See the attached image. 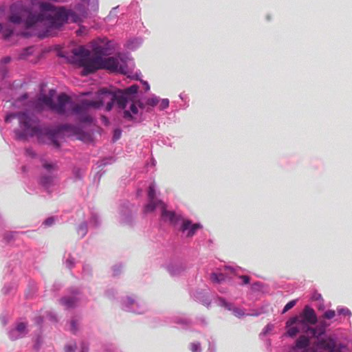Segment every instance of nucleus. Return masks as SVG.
I'll list each match as a JSON object with an SVG mask.
<instances>
[{
    "instance_id": "10",
    "label": "nucleus",
    "mask_w": 352,
    "mask_h": 352,
    "mask_svg": "<svg viewBox=\"0 0 352 352\" xmlns=\"http://www.w3.org/2000/svg\"><path fill=\"white\" fill-rule=\"evenodd\" d=\"M318 340L314 345L317 349L324 350L328 352H339L340 348L338 346L334 338L329 336L325 338H317Z\"/></svg>"
},
{
    "instance_id": "20",
    "label": "nucleus",
    "mask_w": 352,
    "mask_h": 352,
    "mask_svg": "<svg viewBox=\"0 0 352 352\" xmlns=\"http://www.w3.org/2000/svg\"><path fill=\"white\" fill-rule=\"evenodd\" d=\"M138 112V108L134 103H132L130 107V111L125 110L124 111V118L128 120L133 119L132 113L135 115Z\"/></svg>"
},
{
    "instance_id": "23",
    "label": "nucleus",
    "mask_w": 352,
    "mask_h": 352,
    "mask_svg": "<svg viewBox=\"0 0 352 352\" xmlns=\"http://www.w3.org/2000/svg\"><path fill=\"white\" fill-rule=\"evenodd\" d=\"M33 52H34L33 47H28L27 48H25V49L23 50L21 53L19 54V58L20 59H25L30 55L32 54Z\"/></svg>"
},
{
    "instance_id": "34",
    "label": "nucleus",
    "mask_w": 352,
    "mask_h": 352,
    "mask_svg": "<svg viewBox=\"0 0 352 352\" xmlns=\"http://www.w3.org/2000/svg\"><path fill=\"white\" fill-rule=\"evenodd\" d=\"M121 136V131L120 129H116L113 133V141H116L120 139Z\"/></svg>"
},
{
    "instance_id": "41",
    "label": "nucleus",
    "mask_w": 352,
    "mask_h": 352,
    "mask_svg": "<svg viewBox=\"0 0 352 352\" xmlns=\"http://www.w3.org/2000/svg\"><path fill=\"white\" fill-rule=\"evenodd\" d=\"M144 86H145V89H146V91H148V90H149V89H150V86H149V85H148V83L147 82H145L144 83Z\"/></svg>"
},
{
    "instance_id": "18",
    "label": "nucleus",
    "mask_w": 352,
    "mask_h": 352,
    "mask_svg": "<svg viewBox=\"0 0 352 352\" xmlns=\"http://www.w3.org/2000/svg\"><path fill=\"white\" fill-rule=\"evenodd\" d=\"M220 302H221V305L223 307L228 309V310H232L234 315L236 316V317H241L244 315V312L242 309H241L239 308H236V307L232 309V304L228 303L224 299L221 298Z\"/></svg>"
},
{
    "instance_id": "2",
    "label": "nucleus",
    "mask_w": 352,
    "mask_h": 352,
    "mask_svg": "<svg viewBox=\"0 0 352 352\" xmlns=\"http://www.w3.org/2000/svg\"><path fill=\"white\" fill-rule=\"evenodd\" d=\"M14 118H17L19 126L22 129L21 132H17L19 138H24L27 136H40L45 134L56 148L60 146L57 140L58 132L49 129H41L38 125V119L33 114L26 111L10 113L6 116V122H10Z\"/></svg>"
},
{
    "instance_id": "29",
    "label": "nucleus",
    "mask_w": 352,
    "mask_h": 352,
    "mask_svg": "<svg viewBox=\"0 0 352 352\" xmlns=\"http://www.w3.org/2000/svg\"><path fill=\"white\" fill-rule=\"evenodd\" d=\"M148 199H155V190L153 185H151L148 192Z\"/></svg>"
},
{
    "instance_id": "24",
    "label": "nucleus",
    "mask_w": 352,
    "mask_h": 352,
    "mask_svg": "<svg viewBox=\"0 0 352 352\" xmlns=\"http://www.w3.org/2000/svg\"><path fill=\"white\" fill-rule=\"evenodd\" d=\"M336 314V311L333 309H328L321 316L322 319L331 320L333 319Z\"/></svg>"
},
{
    "instance_id": "22",
    "label": "nucleus",
    "mask_w": 352,
    "mask_h": 352,
    "mask_svg": "<svg viewBox=\"0 0 352 352\" xmlns=\"http://www.w3.org/2000/svg\"><path fill=\"white\" fill-rule=\"evenodd\" d=\"M55 177L52 175H44L41 178V184L45 188L53 184Z\"/></svg>"
},
{
    "instance_id": "21",
    "label": "nucleus",
    "mask_w": 352,
    "mask_h": 352,
    "mask_svg": "<svg viewBox=\"0 0 352 352\" xmlns=\"http://www.w3.org/2000/svg\"><path fill=\"white\" fill-rule=\"evenodd\" d=\"M159 201L157 199H149L148 203L146 205L144 208L145 212H153L157 207L160 208Z\"/></svg>"
},
{
    "instance_id": "8",
    "label": "nucleus",
    "mask_w": 352,
    "mask_h": 352,
    "mask_svg": "<svg viewBox=\"0 0 352 352\" xmlns=\"http://www.w3.org/2000/svg\"><path fill=\"white\" fill-rule=\"evenodd\" d=\"M287 332L289 337L294 338L299 333H309L310 327L300 317L295 316L291 318L286 322Z\"/></svg>"
},
{
    "instance_id": "26",
    "label": "nucleus",
    "mask_w": 352,
    "mask_h": 352,
    "mask_svg": "<svg viewBox=\"0 0 352 352\" xmlns=\"http://www.w3.org/2000/svg\"><path fill=\"white\" fill-rule=\"evenodd\" d=\"M211 280L214 283H221L224 280V275L222 274H211Z\"/></svg>"
},
{
    "instance_id": "13",
    "label": "nucleus",
    "mask_w": 352,
    "mask_h": 352,
    "mask_svg": "<svg viewBox=\"0 0 352 352\" xmlns=\"http://www.w3.org/2000/svg\"><path fill=\"white\" fill-rule=\"evenodd\" d=\"M310 340L308 337L305 336H300L295 342V344L292 346L290 352H316L314 349L308 348Z\"/></svg>"
},
{
    "instance_id": "4",
    "label": "nucleus",
    "mask_w": 352,
    "mask_h": 352,
    "mask_svg": "<svg viewBox=\"0 0 352 352\" xmlns=\"http://www.w3.org/2000/svg\"><path fill=\"white\" fill-rule=\"evenodd\" d=\"M138 89L139 87L136 85H133L124 91L118 89L113 92L102 89L103 102H107L106 110L111 111L114 104L120 109H125L129 100H131V95L136 94Z\"/></svg>"
},
{
    "instance_id": "15",
    "label": "nucleus",
    "mask_w": 352,
    "mask_h": 352,
    "mask_svg": "<svg viewBox=\"0 0 352 352\" xmlns=\"http://www.w3.org/2000/svg\"><path fill=\"white\" fill-rule=\"evenodd\" d=\"M299 317H300L308 325L315 324L317 322V316L314 310L308 306L305 307L301 316Z\"/></svg>"
},
{
    "instance_id": "32",
    "label": "nucleus",
    "mask_w": 352,
    "mask_h": 352,
    "mask_svg": "<svg viewBox=\"0 0 352 352\" xmlns=\"http://www.w3.org/2000/svg\"><path fill=\"white\" fill-rule=\"evenodd\" d=\"M192 352H201V346L199 343H192L190 344Z\"/></svg>"
},
{
    "instance_id": "12",
    "label": "nucleus",
    "mask_w": 352,
    "mask_h": 352,
    "mask_svg": "<svg viewBox=\"0 0 352 352\" xmlns=\"http://www.w3.org/2000/svg\"><path fill=\"white\" fill-rule=\"evenodd\" d=\"M160 208L161 210V217L164 221H168L173 225H176L179 221H182V218L180 215L175 214L173 211L166 210V204L159 201Z\"/></svg>"
},
{
    "instance_id": "16",
    "label": "nucleus",
    "mask_w": 352,
    "mask_h": 352,
    "mask_svg": "<svg viewBox=\"0 0 352 352\" xmlns=\"http://www.w3.org/2000/svg\"><path fill=\"white\" fill-rule=\"evenodd\" d=\"M324 320L325 319H322L320 318L319 325L316 328H311V329H310V334L311 337L319 338L321 336L324 334L326 328L330 324L329 323H327Z\"/></svg>"
},
{
    "instance_id": "11",
    "label": "nucleus",
    "mask_w": 352,
    "mask_h": 352,
    "mask_svg": "<svg viewBox=\"0 0 352 352\" xmlns=\"http://www.w3.org/2000/svg\"><path fill=\"white\" fill-rule=\"evenodd\" d=\"M54 91L51 90L49 93V94H43L41 95L37 99L36 103H35V109L37 111H42L43 110V105L46 106L47 108H49L51 111H53V107L54 105Z\"/></svg>"
},
{
    "instance_id": "44",
    "label": "nucleus",
    "mask_w": 352,
    "mask_h": 352,
    "mask_svg": "<svg viewBox=\"0 0 352 352\" xmlns=\"http://www.w3.org/2000/svg\"><path fill=\"white\" fill-rule=\"evenodd\" d=\"M138 105L140 108H144L143 104L142 102H139Z\"/></svg>"
},
{
    "instance_id": "37",
    "label": "nucleus",
    "mask_w": 352,
    "mask_h": 352,
    "mask_svg": "<svg viewBox=\"0 0 352 352\" xmlns=\"http://www.w3.org/2000/svg\"><path fill=\"white\" fill-rule=\"evenodd\" d=\"M11 58L9 56L4 57L1 59V64H8L10 62Z\"/></svg>"
},
{
    "instance_id": "17",
    "label": "nucleus",
    "mask_w": 352,
    "mask_h": 352,
    "mask_svg": "<svg viewBox=\"0 0 352 352\" xmlns=\"http://www.w3.org/2000/svg\"><path fill=\"white\" fill-rule=\"evenodd\" d=\"M11 333L14 339L24 336L26 333V324L23 322L18 324L16 329Z\"/></svg>"
},
{
    "instance_id": "14",
    "label": "nucleus",
    "mask_w": 352,
    "mask_h": 352,
    "mask_svg": "<svg viewBox=\"0 0 352 352\" xmlns=\"http://www.w3.org/2000/svg\"><path fill=\"white\" fill-rule=\"evenodd\" d=\"M201 226L199 223H192L191 221L188 219H182V223L179 230L182 232L188 231L186 236L192 237L195 235L198 229L201 228Z\"/></svg>"
},
{
    "instance_id": "6",
    "label": "nucleus",
    "mask_w": 352,
    "mask_h": 352,
    "mask_svg": "<svg viewBox=\"0 0 352 352\" xmlns=\"http://www.w3.org/2000/svg\"><path fill=\"white\" fill-rule=\"evenodd\" d=\"M98 100H82L80 103L74 104L72 107L71 113L77 116L80 122L91 123L93 120L89 111L90 108L98 109L107 102H103L102 91L100 90Z\"/></svg>"
},
{
    "instance_id": "33",
    "label": "nucleus",
    "mask_w": 352,
    "mask_h": 352,
    "mask_svg": "<svg viewBox=\"0 0 352 352\" xmlns=\"http://www.w3.org/2000/svg\"><path fill=\"white\" fill-rule=\"evenodd\" d=\"M311 299L315 301H321L323 302V298L320 294L318 292H314L312 295Z\"/></svg>"
},
{
    "instance_id": "38",
    "label": "nucleus",
    "mask_w": 352,
    "mask_h": 352,
    "mask_svg": "<svg viewBox=\"0 0 352 352\" xmlns=\"http://www.w3.org/2000/svg\"><path fill=\"white\" fill-rule=\"evenodd\" d=\"M240 278L242 279V280H243L244 284H248L250 283V278H249V276H241Z\"/></svg>"
},
{
    "instance_id": "9",
    "label": "nucleus",
    "mask_w": 352,
    "mask_h": 352,
    "mask_svg": "<svg viewBox=\"0 0 352 352\" xmlns=\"http://www.w3.org/2000/svg\"><path fill=\"white\" fill-rule=\"evenodd\" d=\"M74 103L71 98L65 93L58 95L57 102L54 103L53 111L60 115H66L71 113L72 107Z\"/></svg>"
},
{
    "instance_id": "19",
    "label": "nucleus",
    "mask_w": 352,
    "mask_h": 352,
    "mask_svg": "<svg viewBox=\"0 0 352 352\" xmlns=\"http://www.w3.org/2000/svg\"><path fill=\"white\" fill-rule=\"evenodd\" d=\"M60 302L66 308H72L76 303V298L74 297L63 298L60 300Z\"/></svg>"
},
{
    "instance_id": "31",
    "label": "nucleus",
    "mask_w": 352,
    "mask_h": 352,
    "mask_svg": "<svg viewBox=\"0 0 352 352\" xmlns=\"http://www.w3.org/2000/svg\"><path fill=\"white\" fill-rule=\"evenodd\" d=\"M159 102V100L156 97H154V98H148L146 101V104L149 106H151V107H155L157 104V103Z\"/></svg>"
},
{
    "instance_id": "1",
    "label": "nucleus",
    "mask_w": 352,
    "mask_h": 352,
    "mask_svg": "<svg viewBox=\"0 0 352 352\" xmlns=\"http://www.w3.org/2000/svg\"><path fill=\"white\" fill-rule=\"evenodd\" d=\"M8 21L14 24L24 23L26 29L43 27L58 28L70 19L76 22L78 15L64 7H55L50 3H39L38 12L30 10L21 3H15L10 8Z\"/></svg>"
},
{
    "instance_id": "40",
    "label": "nucleus",
    "mask_w": 352,
    "mask_h": 352,
    "mask_svg": "<svg viewBox=\"0 0 352 352\" xmlns=\"http://www.w3.org/2000/svg\"><path fill=\"white\" fill-rule=\"evenodd\" d=\"M71 326H72V331L74 333L76 332V323L74 321H72L71 322Z\"/></svg>"
},
{
    "instance_id": "25",
    "label": "nucleus",
    "mask_w": 352,
    "mask_h": 352,
    "mask_svg": "<svg viewBox=\"0 0 352 352\" xmlns=\"http://www.w3.org/2000/svg\"><path fill=\"white\" fill-rule=\"evenodd\" d=\"M1 31H3L5 38H8L13 33V30L11 28L8 26L3 27V24L0 23V32Z\"/></svg>"
},
{
    "instance_id": "35",
    "label": "nucleus",
    "mask_w": 352,
    "mask_h": 352,
    "mask_svg": "<svg viewBox=\"0 0 352 352\" xmlns=\"http://www.w3.org/2000/svg\"><path fill=\"white\" fill-rule=\"evenodd\" d=\"M76 348V344L67 345L65 347V352H75Z\"/></svg>"
},
{
    "instance_id": "36",
    "label": "nucleus",
    "mask_w": 352,
    "mask_h": 352,
    "mask_svg": "<svg viewBox=\"0 0 352 352\" xmlns=\"http://www.w3.org/2000/svg\"><path fill=\"white\" fill-rule=\"evenodd\" d=\"M54 219L53 217H50V218H47L45 221V224L47 225V226H51L54 223Z\"/></svg>"
},
{
    "instance_id": "3",
    "label": "nucleus",
    "mask_w": 352,
    "mask_h": 352,
    "mask_svg": "<svg viewBox=\"0 0 352 352\" xmlns=\"http://www.w3.org/2000/svg\"><path fill=\"white\" fill-rule=\"evenodd\" d=\"M93 54L91 52L80 46L72 50V61L80 67H83V74L90 69V65H93V61L97 58L102 59L106 54V49L100 45L93 48Z\"/></svg>"
},
{
    "instance_id": "45",
    "label": "nucleus",
    "mask_w": 352,
    "mask_h": 352,
    "mask_svg": "<svg viewBox=\"0 0 352 352\" xmlns=\"http://www.w3.org/2000/svg\"><path fill=\"white\" fill-rule=\"evenodd\" d=\"M80 228H82L83 230V231H85V228L84 226H80Z\"/></svg>"
},
{
    "instance_id": "42",
    "label": "nucleus",
    "mask_w": 352,
    "mask_h": 352,
    "mask_svg": "<svg viewBox=\"0 0 352 352\" xmlns=\"http://www.w3.org/2000/svg\"><path fill=\"white\" fill-rule=\"evenodd\" d=\"M318 309H319V310H322V309H324V305H323V304L320 305L318 307Z\"/></svg>"
},
{
    "instance_id": "28",
    "label": "nucleus",
    "mask_w": 352,
    "mask_h": 352,
    "mask_svg": "<svg viewBox=\"0 0 352 352\" xmlns=\"http://www.w3.org/2000/svg\"><path fill=\"white\" fill-rule=\"evenodd\" d=\"M337 312L339 315H343V316H351V311L347 308H338Z\"/></svg>"
},
{
    "instance_id": "27",
    "label": "nucleus",
    "mask_w": 352,
    "mask_h": 352,
    "mask_svg": "<svg viewBox=\"0 0 352 352\" xmlns=\"http://www.w3.org/2000/svg\"><path fill=\"white\" fill-rule=\"evenodd\" d=\"M296 304V300H292L291 301H289V302H287L285 306L283 308V314H285L286 313L287 311H288L289 309H291L292 307H294L295 306V305Z\"/></svg>"
},
{
    "instance_id": "7",
    "label": "nucleus",
    "mask_w": 352,
    "mask_h": 352,
    "mask_svg": "<svg viewBox=\"0 0 352 352\" xmlns=\"http://www.w3.org/2000/svg\"><path fill=\"white\" fill-rule=\"evenodd\" d=\"M93 65H90V69L85 72L83 75H87L95 72L98 69H105L110 71H120L121 72H126V58L123 57V67H119V62L114 57L103 58L102 59L97 58L93 61Z\"/></svg>"
},
{
    "instance_id": "30",
    "label": "nucleus",
    "mask_w": 352,
    "mask_h": 352,
    "mask_svg": "<svg viewBox=\"0 0 352 352\" xmlns=\"http://www.w3.org/2000/svg\"><path fill=\"white\" fill-rule=\"evenodd\" d=\"M43 166L44 168H45L48 171L55 170L57 169V166L56 164H50V163H47V162L43 163Z\"/></svg>"
},
{
    "instance_id": "43",
    "label": "nucleus",
    "mask_w": 352,
    "mask_h": 352,
    "mask_svg": "<svg viewBox=\"0 0 352 352\" xmlns=\"http://www.w3.org/2000/svg\"><path fill=\"white\" fill-rule=\"evenodd\" d=\"M27 97H28V96H27V94H25L21 97V99H23V100H25V99H27Z\"/></svg>"
},
{
    "instance_id": "5",
    "label": "nucleus",
    "mask_w": 352,
    "mask_h": 352,
    "mask_svg": "<svg viewBox=\"0 0 352 352\" xmlns=\"http://www.w3.org/2000/svg\"><path fill=\"white\" fill-rule=\"evenodd\" d=\"M98 100H82L80 103L74 104L72 107L71 113L77 116L80 122L91 123L93 120L89 111L90 108L98 109L107 102H103L102 91L100 90Z\"/></svg>"
},
{
    "instance_id": "39",
    "label": "nucleus",
    "mask_w": 352,
    "mask_h": 352,
    "mask_svg": "<svg viewBox=\"0 0 352 352\" xmlns=\"http://www.w3.org/2000/svg\"><path fill=\"white\" fill-rule=\"evenodd\" d=\"M162 106L163 108H166L168 106V100L167 99H164L162 102Z\"/></svg>"
}]
</instances>
